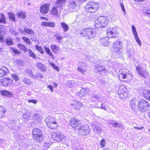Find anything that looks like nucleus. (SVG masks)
I'll list each match as a JSON object with an SVG mask.
<instances>
[{
	"mask_svg": "<svg viewBox=\"0 0 150 150\" xmlns=\"http://www.w3.org/2000/svg\"><path fill=\"white\" fill-rule=\"evenodd\" d=\"M96 34V30L93 29L91 28H85L82 31L80 30L77 31L76 34L78 35H80L79 37H86L87 36L88 38H93Z\"/></svg>",
	"mask_w": 150,
	"mask_h": 150,
	"instance_id": "f257e3e1",
	"label": "nucleus"
},
{
	"mask_svg": "<svg viewBox=\"0 0 150 150\" xmlns=\"http://www.w3.org/2000/svg\"><path fill=\"white\" fill-rule=\"evenodd\" d=\"M77 127L74 128V129L78 130V132L79 135H87L90 132V128L87 125L82 126L81 124H78Z\"/></svg>",
	"mask_w": 150,
	"mask_h": 150,
	"instance_id": "f03ea898",
	"label": "nucleus"
},
{
	"mask_svg": "<svg viewBox=\"0 0 150 150\" xmlns=\"http://www.w3.org/2000/svg\"><path fill=\"white\" fill-rule=\"evenodd\" d=\"M108 18L106 16H100L95 21V25L97 28H104L108 23Z\"/></svg>",
	"mask_w": 150,
	"mask_h": 150,
	"instance_id": "7ed1b4c3",
	"label": "nucleus"
},
{
	"mask_svg": "<svg viewBox=\"0 0 150 150\" xmlns=\"http://www.w3.org/2000/svg\"><path fill=\"white\" fill-rule=\"evenodd\" d=\"M138 110L141 112H144L147 111L150 107V104L144 100H142L138 104Z\"/></svg>",
	"mask_w": 150,
	"mask_h": 150,
	"instance_id": "20e7f679",
	"label": "nucleus"
},
{
	"mask_svg": "<svg viewBox=\"0 0 150 150\" xmlns=\"http://www.w3.org/2000/svg\"><path fill=\"white\" fill-rule=\"evenodd\" d=\"M99 4L98 3L90 1L87 3L85 7L86 11L89 12H94L98 9Z\"/></svg>",
	"mask_w": 150,
	"mask_h": 150,
	"instance_id": "39448f33",
	"label": "nucleus"
},
{
	"mask_svg": "<svg viewBox=\"0 0 150 150\" xmlns=\"http://www.w3.org/2000/svg\"><path fill=\"white\" fill-rule=\"evenodd\" d=\"M33 137L38 142H41L43 139V135L41 131L37 128H34L33 130Z\"/></svg>",
	"mask_w": 150,
	"mask_h": 150,
	"instance_id": "423d86ee",
	"label": "nucleus"
},
{
	"mask_svg": "<svg viewBox=\"0 0 150 150\" xmlns=\"http://www.w3.org/2000/svg\"><path fill=\"white\" fill-rule=\"evenodd\" d=\"M108 61L105 60H100L98 64L95 65V70L98 72L104 71L105 74L108 73V71L105 69L104 66L105 63H107Z\"/></svg>",
	"mask_w": 150,
	"mask_h": 150,
	"instance_id": "0eeeda50",
	"label": "nucleus"
},
{
	"mask_svg": "<svg viewBox=\"0 0 150 150\" xmlns=\"http://www.w3.org/2000/svg\"><path fill=\"white\" fill-rule=\"evenodd\" d=\"M52 137L57 142H63L66 139V137L63 134L58 132L52 133Z\"/></svg>",
	"mask_w": 150,
	"mask_h": 150,
	"instance_id": "6e6552de",
	"label": "nucleus"
},
{
	"mask_svg": "<svg viewBox=\"0 0 150 150\" xmlns=\"http://www.w3.org/2000/svg\"><path fill=\"white\" fill-rule=\"evenodd\" d=\"M117 28L116 27L108 28L107 29L106 38H117L118 34L117 33Z\"/></svg>",
	"mask_w": 150,
	"mask_h": 150,
	"instance_id": "1a4fd4ad",
	"label": "nucleus"
},
{
	"mask_svg": "<svg viewBox=\"0 0 150 150\" xmlns=\"http://www.w3.org/2000/svg\"><path fill=\"white\" fill-rule=\"evenodd\" d=\"M136 69L139 75L142 76L143 79L145 80L147 77L148 73L140 65L137 66Z\"/></svg>",
	"mask_w": 150,
	"mask_h": 150,
	"instance_id": "9d476101",
	"label": "nucleus"
},
{
	"mask_svg": "<svg viewBox=\"0 0 150 150\" xmlns=\"http://www.w3.org/2000/svg\"><path fill=\"white\" fill-rule=\"evenodd\" d=\"M128 91L125 86H121L119 88L118 91V93L120 97L122 99H126L128 97Z\"/></svg>",
	"mask_w": 150,
	"mask_h": 150,
	"instance_id": "9b49d317",
	"label": "nucleus"
},
{
	"mask_svg": "<svg viewBox=\"0 0 150 150\" xmlns=\"http://www.w3.org/2000/svg\"><path fill=\"white\" fill-rule=\"evenodd\" d=\"M113 50L114 51L117 52L119 54H121V50L122 49L123 45L122 42L120 41H117L113 44Z\"/></svg>",
	"mask_w": 150,
	"mask_h": 150,
	"instance_id": "f8f14e48",
	"label": "nucleus"
},
{
	"mask_svg": "<svg viewBox=\"0 0 150 150\" xmlns=\"http://www.w3.org/2000/svg\"><path fill=\"white\" fill-rule=\"evenodd\" d=\"M81 120V116L80 115H77L74 118L71 119L70 124L72 127L74 128L79 125L78 124H81L79 122Z\"/></svg>",
	"mask_w": 150,
	"mask_h": 150,
	"instance_id": "ddd939ff",
	"label": "nucleus"
},
{
	"mask_svg": "<svg viewBox=\"0 0 150 150\" xmlns=\"http://www.w3.org/2000/svg\"><path fill=\"white\" fill-rule=\"evenodd\" d=\"M119 72L120 73V76L123 79L128 78V76L130 75L129 70L126 69H120Z\"/></svg>",
	"mask_w": 150,
	"mask_h": 150,
	"instance_id": "4468645a",
	"label": "nucleus"
},
{
	"mask_svg": "<svg viewBox=\"0 0 150 150\" xmlns=\"http://www.w3.org/2000/svg\"><path fill=\"white\" fill-rule=\"evenodd\" d=\"M1 83L3 86H10L13 83L12 80L9 78H4L1 79Z\"/></svg>",
	"mask_w": 150,
	"mask_h": 150,
	"instance_id": "2eb2a0df",
	"label": "nucleus"
},
{
	"mask_svg": "<svg viewBox=\"0 0 150 150\" xmlns=\"http://www.w3.org/2000/svg\"><path fill=\"white\" fill-rule=\"evenodd\" d=\"M19 31L21 34L24 35H26V34H30L31 35H33L34 34V32L32 30L26 28H24L23 30L20 28L19 29Z\"/></svg>",
	"mask_w": 150,
	"mask_h": 150,
	"instance_id": "dca6fc26",
	"label": "nucleus"
},
{
	"mask_svg": "<svg viewBox=\"0 0 150 150\" xmlns=\"http://www.w3.org/2000/svg\"><path fill=\"white\" fill-rule=\"evenodd\" d=\"M49 5L47 4H44L40 7V12L42 14H46L49 11Z\"/></svg>",
	"mask_w": 150,
	"mask_h": 150,
	"instance_id": "f3484780",
	"label": "nucleus"
},
{
	"mask_svg": "<svg viewBox=\"0 0 150 150\" xmlns=\"http://www.w3.org/2000/svg\"><path fill=\"white\" fill-rule=\"evenodd\" d=\"M107 123L114 127L115 128H121L122 125L121 124L116 122L114 120H110L108 121Z\"/></svg>",
	"mask_w": 150,
	"mask_h": 150,
	"instance_id": "a211bd4d",
	"label": "nucleus"
},
{
	"mask_svg": "<svg viewBox=\"0 0 150 150\" xmlns=\"http://www.w3.org/2000/svg\"><path fill=\"white\" fill-rule=\"evenodd\" d=\"M132 48L131 45H127L126 49L128 57L130 58H132L133 57L134 50Z\"/></svg>",
	"mask_w": 150,
	"mask_h": 150,
	"instance_id": "6ab92c4d",
	"label": "nucleus"
},
{
	"mask_svg": "<svg viewBox=\"0 0 150 150\" xmlns=\"http://www.w3.org/2000/svg\"><path fill=\"white\" fill-rule=\"evenodd\" d=\"M0 93L1 96H4L8 98L12 97L13 95L12 92L5 90H1L0 91Z\"/></svg>",
	"mask_w": 150,
	"mask_h": 150,
	"instance_id": "aec40b11",
	"label": "nucleus"
},
{
	"mask_svg": "<svg viewBox=\"0 0 150 150\" xmlns=\"http://www.w3.org/2000/svg\"><path fill=\"white\" fill-rule=\"evenodd\" d=\"M8 69L5 67H3L0 69V77H2L8 73Z\"/></svg>",
	"mask_w": 150,
	"mask_h": 150,
	"instance_id": "412c9836",
	"label": "nucleus"
},
{
	"mask_svg": "<svg viewBox=\"0 0 150 150\" xmlns=\"http://www.w3.org/2000/svg\"><path fill=\"white\" fill-rule=\"evenodd\" d=\"M73 107L75 110H79L83 106L82 104L80 102L75 101L73 104H72Z\"/></svg>",
	"mask_w": 150,
	"mask_h": 150,
	"instance_id": "4be33fe9",
	"label": "nucleus"
},
{
	"mask_svg": "<svg viewBox=\"0 0 150 150\" xmlns=\"http://www.w3.org/2000/svg\"><path fill=\"white\" fill-rule=\"evenodd\" d=\"M91 127L95 132H96L98 133H100L102 132L101 128L98 124L93 123Z\"/></svg>",
	"mask_w": 150,
	"mask_h": 150,
	"instance_id": "5701e85b",
	"label": "nucleus"
},
{
	"mask_svg": "<svg viewBox=\"0 0 150 150\" xmlns=\"http://www.w3.org/2000/svg\"><path fill=\"white\" fill-rule=\"evenodd\" d=\"M88 90V88L85 89L82 88L81 91L77 93L78 95H79V96L80 98L84 97L87 94L88 92H87V90Z\"/></svg>",
	"mask_w": 150,
	"mask_h": 150,
	"instance_id": "b1692460",
	"label": "nucleus"
},
{
	"mask_svg": "<svg viewBox=\"0 0 150 150\" xmlns=\"http://www.w3.org/2000/svg\"><path fill=\"white\" fill-rule=\"evenodd\" d=\"M55 25V23L54 22H43L41 26H43L50 27H54Z\"/></svg>",
	"mask_w": 150,
	"mask_h": 150,
	"instance_id": "393cba45",
	"label": "nucleus"
},
{
	"mask_svg": "<svg viewBox=\"0 0 150 150\" xmlns=\"http://www.w3.org/2000/svg\"><path fill=\"white\" fill-rule=\"evenodd\" d=\"M36 66L38 68L43 71L46 70V68L45 65L41 62H38L36 63Z\"/></svg>",
	"mask_w": 150,
	"mask_h": 150,
	"instance_id": "a878e982",
	"label": "nucleus"
},
{
	"mask_svg": "<svg viewBox=\"0 0 150 150\" xmlns=\"http://www.w3.org/2000/svg\"><path fill=\"white\" fill-rule=\"evenodd\" d=\"M32 117L35 122L39 123L41 121L40 115L38 113L35 114Z\"/></svg>",
	"mask_w": 150,
	"mask_h": 150,
	"instance_id": "bb28decb",
	"label": "nucleus"
},
{
	"mask_svg": "<svg viewBox=\"0 0 150 150\" xmlns=\"http://www.w3.org/2000/svg\"><path fill=\"white\" fill-rule=\"evenodd\" d=\"M0 23L3 25H5L7 23L6 17L3 13L0 14Z\"/></svg>",
	"mask_w": 150,
	"mask_h": 150,
	"instance_id": "cd10ccee",
	"label": "nucleus"
},
{
	"mask_svg": "<svg viewBox=\"0 0 150 150\" xmlns=\"http://www.w3.org/2000/svg\"><path fill=\"white\" fill-rule=\"evenodd\" d=\"M64 2V0H57L55 4V7L57 9L62 8V4Z\"/></svg>",
	"mask_w": 150,
	"mask_h": 150,
	"instance_id": "c85d7f7f",
	"label": "nucleus"
},
{
	"mask_svg": "<svg viewBox=\"0 0 150 150\" xmlns=\"http://www.w3.org/2000/svg\"><path fill=\"white\" fill-rule=\"evenodd\" d=\"M6 110L4 108L0 106V118H2L5 116V113Z\"/></svg>",
	"mask_w": 150,
	"mask_h": 150,
	"instance_id": "c756f323",
	"label": "nucleus"
},
{
	"mask_svg": "<svg viewBox=\"0 0 150 150\" xmlns=\"http://www.w3.org/2000/svg\"><path fill=\"white\" fill-rule=\"evenodd\" d=\"M130 108L131 109L132 111H135L137 108V105L135 103L134 100H132L129 104Z\"/></svg>",
	"mask_w": 150,
	"mask_h": 150,
	"instance_id": "7c9ffc66",
	"label": "nucleus"
},
{
	"mask_svg": "<svg viewBox=\"0 0 150 150\" xmlns=\"http://www.w3.org/2000/svg\"><path fill=\"white\" fill-rule=\"evenodd\" d=\"M143 95L144 97L146 99L150 101V91L145 90L144 91Z\"/></svg>",
	"mask_w": 150,
	"mask_h": 150,
	"instance_id": "2f4dec72",
	"label": "nucleus"
},
{
	"mask_svg": "<svg viewBox=\"0 0 150 150\" xmlns=\"http://www.w3.org/2000/svg\"><path fill=\"white\" fill-rule=\"evenodd\" d=\"M100 40L101 43L103 46H107L109 45V38H102Z\"/></svg>",
	"mask_w": 150,
	"mask_h": 150,
	"instance_id": "473e14b6",
	"label": "nucleus"
},
{
	"mask_svg": "<svg viewBox=\"0 0 150 150\" xmlns=\"http://www.w3.org/2000/svg\"><path fill=\"white\" fill-rule=\"evenodd\" d=\"M18 17L19 18L23 19H25L26 17V14L25 12H23L22 11H18L17 13Z\"/></svg>",
	"mask_w": 150,
	"mask_h": 150,
	"instance_id": "72a5a7b5",
	"label": "nucleus"
},
{
	"mask_svg": "<svg viewBox=\"0 0 150 150\" xmlns=\"http://www.w3.org/2000/svg\"><path fill=\"white\" fill-rule=\"evenodd\" d=\"M55 121V119L51 116H48L45 119V121L47 126L48 125V124H50Z\"/></svg>",
	"mask_w": 150,
	"mask_h": 150,
	"instance_id": "f704fd0d",
	"label": "nucleus"
},
{
	"mask_svg": "<svg viewBox=\"0 0 150 150\" xmlns=\"http://www.w3.org/2000/svg\"><path fill=\"white\" fill-rule=\"evenodd\" d=\"M51 48L54 54H57L59 50V47L55 45H51Z\"/></svg>",
	"mask_w": 150,
	"mask_h": 150,
	"instance_id": "c9c22d12",
	"label": "nucleus"
},
{
	"mask_svg": "<svg viewBox=\"0 0 150 150\" xmlns=\"http://www.w3.org/2000/svg\"><path fill=\"white\" fill-rule=\"evenodd\" d=\"M69 4V6L70 8L74 9L77 6V4H76V1L74 0H70Z\"/></svg>",
	"mask_w": 150,
	"mask_h": 150,
	"instance_id": "e433bc0d",
	"label": "nucleus"
},
{
	"mask_svg": "<svg viewBox=\"0 0 150 150\" xmlns=\"http://www.w3.org/2000/svg\"><path fill=\"white\" fill-rule=\"evenodd\" d=\"M61 27L63 28V31L64 32H67L69 29V26L65 22H61L60 23Z\"/></svg>",
	"mask_w": 150,
	"mask_h": 150,
	"instance_id": "4c0bfd02",
	"label": "nucleus"
},
{
	"mask_svg": "<svg viewBox=\"0 0 150 150\" xmlns=\"http://www.w3.org/2000/svg\"><path fill=\"white\" fill-rule=\"evenodd\" d=\"M57 125H58L57 123L55 122V121L53 122L50 123V124H48V125L47 126L52 129H56Z\"/></svg>",
	"mask_w": 150,
	"mask_h": 150,
	"instance_id": "58836bf2",
	"label": "nucleus"
},
{
	"mask_svg": "<svg viewBox=\"0 0 150 150\" xmlns=\"http://www.w3.org/2000/svg\"><path fill=\"white\" fill-rule=\"evenodd\" d=\"M9 19L13 22L15 21L16 20L15 15L13 13L10 12L8 13Z\"/></svg>",
	"mask_w": 150,
	"mask_h": 150,
	"instance_id": "ea45409f",
	"label": "nucleus"
},
{
	"mask_svg": "<svg viewBox=\"0 0 150 150\" xmlns=\"http://www.w3.org/2000/svg\"><path fill=\"white\" fill-rule=\"evenodd\" d=\"M44 49L45 50V52L48 54V55H50L51 57L53 59H54L53 57V54L51 52L50 49L48 47H47L45 46L44 47Z\"/></svg>",
	"mask_w": 150,
	"mask_h": 150,
	"instance_id": "a19ab883",
	"label": "nucleus"
},
{
	"mask_svg": "<svg viewBox=\"0 0 150 150\" xmlns=\"http://www.w3.org/2000/svg\"><path fill=\"white\" fill-rule=\"evenodd\" d=\"M100 96L101 95L100 93H96L95 92L93 94L92 98H95L96 100L99 99L100 98Z\"/></svg>",
	"mask_w": 150,
	"mask_h": 150,
	"instance_id": "79ce46f5",
	"label": "nucleus"
},
{
	"mask_svg": "<svg viewBox=\"0 0 150 150\" xmlns=\"http://www.w3.org/2000/svg\"><path fill=\"white\" fill-rule=\"evenodd\" d=\"M132 32L134 35V38H138L137 35V33L136 30V28L134 25H132Z\"/></svg>",
	"mask_w": 150,
	"mask_h": 150,
	"instance_id": "37998d69",
	"label": "nucleus"
},
{
	"mask_svg": "<svg viewBox=\"0 0 150 150\" xmlns=\"http://www.w3.org/2000/svg\"><path fill=\"white\" fill-rule=\"evenodd\" d=\"M25 71L26 73L30 77H32L33 79H35V78L34 76L33 75L31 70L27 69Z\"/></svg>",
	"mask_w": 150,
	"mask_h": 150,
	"instance_id": "c03bdc74",
	"label": "nucleus"
},
{
	"mask_svg": "<svg viewBox=\"0 0 150 150\" xmlns=\"http://www.w3.org/2000/svg\"><path fill=\"white\" fill-rule=\"evenodd\" d=\"M6 42L7 45L9 46L13 44V42L11 38H7L6 40Z\"/></svg>",
	"mask_w": 150,
	"mask_h": 150,
	"instance_id": "a18cd8bd",
	"label": "nucleus"
},
{
	"mask_svg": "<svg viewBox=\"0 0 150 150\" xmlns=\"http://www.w3.org/2000/svg\"><path fill=\"white\" fill-rule=\"evenodd\" d=\"M57 9L55 7H53L51 12V13L54 15H57L58 14V12Z\"/></svg>",
	"mask_w": 150,
	"mask_h": 150,
	"instance_id": "49530a36",
	"label": "nucleus"
},
{
	"mask_svg": "<svg viewBox=\"0 0 150 150\" xmlns=\"http://www.w3.org/2000/svg\"><path fill=\"white\" fill-rule=\"evenodd\" d=\"M28 52L29 56L33 59H36V57L34 53L30 49H28Z\"/></svg>",
	"mask_w": 150,
	"mask_h": 150,
	"instance_id": "de8ad7c7",
	"label": "nucleus"
},
{
	"mask_svg": "<svg viewBox=\"0 0 150 150\" xmlns=\"http://www.w3.org/2000/svg\"><path fill=\"white\" fill-rule=\"evenodd\" d=\"M18 46L20 49L24 51V52H27V49L25 45L19 44Z\"/></svg>",
	"mask_w": 150,
	"mask_h": 150,
	"instance_id": "09e8293b",
	"label": "nucleus"
},
{
	"mask_svg": "<svg viewBox=\"0 0 150 150\" xmlns=\"http://www.w3.org/2000/svg\"><path fill=\"white\" fill-rule=\"evenodd\" d=\"M35 48L36 50L38 51L41 54L44 53L43 50L41 46H40L37 45H35Z\"/></svg>",
	"mask_w": 150,
	"mask_h": 150,
	"instance_id": "8fccbe9b",
	"label": "nucleus"
},
{
	"mask_svg": "<svg viewBox=\"0 0 150 150\" xmlns=\"http://www.w3.org/2000/svg\"><path fill=\"white\" fill-rule=\"evenodd\" d=\"M23 82L24 83L27 85H30L31 84V81L30 79L27 78H24L23 79Z\"/></svg>",
	"mask_w": 150,
	"mask_h": 150,
	"instance_id": "3c124183",
	"label": "nucleus"
},
{
	"mask_svg": "<svg viewBox=\"0 0 150 150\" xmlns=\"http://www.w3.org/2000/svg\"><path fill=\"white\" fill-rule=\"evenodd\" d=\"M49 64L54 69L58 71H59V67L54 63H50Z\"/></svg>",
	"mask_w": 150,
	"mask_h": 150,
	"instance_id": "603ef678",
	"label": "nucleus"
},
{
	"mask_svg": "<svg viewBox=\"0 0 150 150\" xmlns=\"http://www.w3.org/2000/svg\"><path fill=\"white\" fill-rule=\"evenodd\" d=\"M11 77L13 79L16 81H18L19 79V77L16 74H12Z\"/></svg>",
	"mask_w": 150,
	"mask_h": 150,
	"instance_id": "864d4df0",
	"label": "nucleus"
},
{
	"mask_svg": "<svg viewBox=\"0 0 150 150\" xmlns=\"http://www.w3.org/2000/svg\"><path fill=\"white\" fill-rule=\"evenodd\" d=\"M98 108L104 109V110L106 111L107 110V108L106 105L104 103H101L100 106H98Z\"/></svg>",
	"mask_w": 150,
	"mask_h": 150,
	"instance_id": "5fc2aeb1",
	"label": "nucleus"
},
{
	"mask_svg": "<svg viewBox=\"0 0 150 150\" xmlns=\"http://www.w3.org/2000/svg\"><path fill=\"white\" fill-rule=\"evenodd\" d=\"M16 63L19 65L23 66L24 64V62L22 60H17Z\"/></svg>",
	"mask_w": 150,
	"mask_h": 150,
	"instance_id": "6e6d98bb",
	"label": "nucleus"
},
{
	"mask_svg": "<svg viewBox=\"0 0 150 150\" xmlns=\"http://www.w3.org/2000/svg\"><path fill=\"white\" fill-rule=\"evenodd\" d=\"M34 76L35 78V79L36 78L38 79L39 78H40L42 79L43 78V76L42 74L40 73H39L37 74H36Z\"/></svg>",
	"mask_w": 150,
	"mask_h": 150,
	"instance_id": "4d7b16f0",
	"label": "nucleus"
},
{
	"mask_svg": "<svg viewBox=\"0 0 150 150\" xmlns=\"http://www.w3.org/2000/svg\"><path fill=\"white\" fill-rule=\"evenodd\" d=\"M105 140L104 139H102L100 142V144L102 147H103L105 146Z\"/></svg>",
	"mask_w": 150,
	"mask_h": 150,
	"instance_id": "13d9d810",
	"label": "nucleus"
},
{
	"mask_svg": "<svg viewBox=\"0 0 150 150\" xmlns=\"http://www.w3.org/2000/svg\"><path fill=\"white\" fill-rule=\"evenodd\" d=\"M28 102L29 103H32L34 104H36L38 102V101L37 100L35 99H30L28 100Z\"/></svg>",
	"mask_w": 150,
	"mask_h": 150,
	"instance_id": "bf43d9fd",
	"label": "nucleus"
},
{
	"mask_svg": "<svg viewBox=\"0 0 150 150\" xmlns=\"http://www.w3.org/2000/svg\"><path fill=\"white\" fill-rule=\"evenodd\" d=\"M11 50L13 51V52L16 54H21L20 51H18L16 49L13 48Z\"/></svg>",
	"mask_w": 150,
	"mask_h": 150,
	"instance_id": "052dcab7",
	"label": "nucleus"
},
{
	"mask_svg": "<svg viewBox=\"0 0 150 150\" xmlns=\"http://www.w3.org/2000/svg\"><path fill=\"white\" fill-rule=\"evenodd\" d=\"M5 32L3 30H0V38H4Z\"/></svg>",
	"mask_w": 150,
	"mask_h": 150,
	"instance_id": "680f3d73",
	"label": "nucleus"
},
{
	"mask_svg": "<svg viewBox=\"0 0 150 150\" xmlns=\"http://www.w3.org/2000/svg\"><path fill=\"white\" fill-rule=\"evenodd\" d=\"M12 33L13 35H14L15 36L17 37L18 36V35L19 34V33L18 32L15 31H13L12 32Z\"/></svg>",
	"mask_w": 150,
	"mask_h": 150,
	"instance_id": "e2e57ef3",
	"label": "nucleus"
},
{
	"mask_svg": "<svg viewBox=\"0 0 150 150\" xmlns=\"http://www.w3.org/2000/svg\"><path fill=\"white\" fill-rule=\"evenodd\" d=\"M120 5L121 8L122 10L124 12V13H125L126 11L123 4L122 3H120Z\"/></svg>",
	"mask_w": 150,
	"mask_h": 150,
	"instance_id": "0e129e2a",
	"label": "nucleus"
},
{
	"mask_svg": "<svg viewBox=\"0 0 150 150\" xmlns=\"http://www.w3.org/2000/svg\"><path fill=\"white\" fill-rule=\"evenodd\" d=\"M23 39L25 42L28 44H29L30 43V40L28 38H22Z\"/></svg>",
	"mask_w": 150,
	"mask_h": 150,
	"instance_id": "69168bd1",
	"label": "nucleus"
},
{
	"mask_svg": "<svg viewBox=\"0 0 150 150\" xmlns=\"http://www.w3.org/2000/svg\"><path fill=\"white\" fill-rule=\"evenodd\" d=\"M78 70L79 71L81 72L82 74H84L85 72V71L82 68L80 67L78 68Z\"/></svg>",
	"mask_w": 150,
	"mask_h": 150,
	"instance_id": "338daca9",
	"label": "nucleus"
},
{
	"mask_svg": "<svg viewBox=\"0 0 150 150\" xmlns=\"http://www.w3.org/2000/svg\"><path fill=\"white\" fill-rule=\"evenodd\" d=\"M144 14L148 16H150V11L149 9L146 10Z\"/></svg>",
	"mask_w": 150,
	"mask_h": 150,
	"instance_id": "774afa93",
	"label": "nucleus"
}]
</instances>
